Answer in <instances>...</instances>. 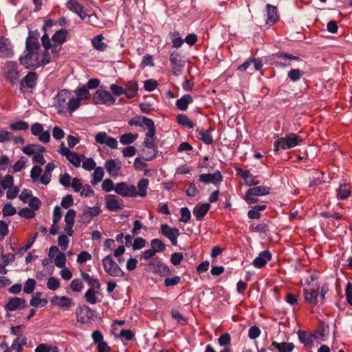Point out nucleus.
Masks as SVG:
<instances>
[{"mask_svg":"<svg viewBox=\"0 0 352 352\" xmlns=\"http://www.w3.org/2000/svg\"><path fill=\"white\" fill-rule=\"evenodd\" d=\"M80 275L82 279L90 286V288H94L96 291L100 290V284L97 278L91 277L89 274L81 271Z\"/></svg>","mask_w":352,"mask_h":352,"instance_id":"obj_22","label":"nucleus"},{"mask_svg":"<svg viewBox=\"0 0 352 352\" xmlns=\"http://www.w3.org/2000/svg\"><path fill=\"white\" fill-rule=\"evenodd\" d=\"M155 139L148 138L144 140V146L153 151V153L151 155L142 156V159L145 161H150L155 159L157 156V146L155 144L154 141Z\"/></svg>","mask_w":352,"mask_h":352,"instance_id":"obj_19","label":"nucleus"},{"mask_svg":"<svg viewBox=\"0 0 352 352\" xmlns=\"http://www.w3.org/2000/svg\"><path fill=\"white\" fill-rule=\"evenodd\" d=\"M66 263V256L65 254L60 252H59L54 259L55 265L60 268H63L65 266Z\"/></svg>","mask_w":352,"mask_h":352,"instance_id":"obj_50","label":"nucleus"},{"mask_svg":"<svg viewBox=\"0 0 352 352\" xmlns=\"http://www.w3.org/2000/svg\"><path fill=\"white\" fill-rule=\"evenodd\" d=\"M298 339L307 347H311L313 345V338L314 336L311 333H308L305 331L300 330L298 332Z\"/></svg>","mask_w":352,"mask_h":352,"instance_id":"obj_23","label":"nucleus"},{"mask_svg":"<svg viewBox=\"0 0 352 352\" xmlns=\"http://www.w3.org/2000/svg\"><path fill=\"white\" fill-rule=\"evenodd\" d=\"M96 311L91 309L87 305L79 306L76 310V315L83 314L87 318H91L96 316Z\"/></svg>","mask_w":352,"mask_h":352,"instance_id":"obj_33","label":"nucleus"},{"mask_svg":"<svg viewBox=\"0 0 352 352\" xmlns=\"http://www.w3.org/2000/svg\"><path fill=\"white\" fill-rule=\"evenodd\" d=\"M104 167L109 174H112L121 168V162H116V160L111 159L105 162Z\"/></svg>","mask_w":352,"mask_h":352,"instance_id":"obj_35","label":"nucleus"},{"mask_svg":"<svg viewBox=\"0 0 352 352\" xmlns=\"http://www.w3.org/2000/svg\"><path fill=\"white\" fill-rule=\"evenodd\" d=\"M303 139L298 134L287 133L285 137L278 138L274 143V151L277 152L279 149L288 150L292 148L302 142Z\"/></svg>","mask_w":352,"mask_h":352,"instance_id":"obj_2","label":"nucleus"},{"mask_svg":"<svg viewBox=\"0 0 352 352\" xmlns=\"http://www.w3.org/2000/svg\"><path fill=\"white\" fill-rule=\"evenodd\" d=\"M305 74V72L300 69H292L287 73V78L292 82L298 81Z\"/></svg>","mask_w":352,"mask_h":352,"instance_id":"obj_39","label":"nucleus"},{"mask_svg":"<svg viewBox=\"0 0 352 352\" xmlns=\"http://www.w3.org/2000/svg\"><path fill=\"white\" fill-rule=\"evenodd\" d=\"M230 343H231V336L228 333H223L218 338V344L221 346L228 347V346L230 345Z\"/></svg>","mask_w":352,"mask_h":352,"instance_id":"obj_49","label":"nucleus"},{"mask_svg":"<svg viewBox=\"0 0 352 352\" xmlns=\"http://www.w3.org/2000/svg\"><path fill=\"white\" fill-rule=\"evenodd\" d=\"M76 217V211L73 209H69L65 216V221L67 225H74Z\"/></svg>","mask_w":352,"mask_h":352,"instance_id":"obj_61","label":"nucleus"},{"mask_svg":"<svg viewBox=\"0 0 352 352\" xmlns=\"http://www.w3.org/2000/svg\"><path fill=\"white\" fill-rule=\"evenodd\" d=\"M143 123L148 128L146 136L150 139H155L156 129L153 120L150 118H144Z\"/></svg>","mask_w":352,"mask_h":352,"instance_id":"obj_31","label":"nucleus"},{"mask_svg":"<svg viewBox=\"0 0 352 352\" xmlns=\"http://www.w3.org/2000/svg\"><path fill=\"white\" fill-rule=\"evenodd\" d=\"M26 307H28V303L25 299L19 297H11L6 304L5 309L7 311H13L24 309Z\"/></svg>","mask_w":352,"mask_h":352,"instance_id":"obj_11","label":"nucleus"},{"mask_svg":"<svg viewBox=\"0 0 352 352\" xmlns=\"http://www.w3.org/2000/svg\"><path fill=\"white\" fill-rule=\"evenodd\" d=\"M100 208L98 206H94L92 208L89 207L87 210L84 211L83 216L85 217H89L91 218L95 217H97L100 213Z\"/></svg>","mask_w":352,"mask_h":352,"instance_id":"obj_55","label":"nucleus"},{"mask_svg":"<svg viewBox=\"0 0 352 352\" xmlns=\"http://www.w3.org/2000/svg\"><path fill=\"white\" fill-rule=\"evenodd\" d=\"M14 178L10 175H7L1 182V186L3 189H8L13 186Z\"/></svg>","mask_w":352,"mask_h":352,"instance_id":"obj_62","label":"nucleus"},{"mask_svg":"<svg viewBox=\"0 0 352 352\" xmlns=\"http://www.w3.org/2000/svg\"><path fill=\"white\" fill-rule=\"evenodd\" d=\"M27 344V338L25 336L17 337L14 340L10 346L11 349L16 350V352H21L22 347Z\"/></svg>","mask_w":352,"mask_h":352,"instance_id":"obj_37","label":"nucleus"},{"mask_svg":"<svg viewBox=\"0 0 352 352\" xmlns=\"http://www.w3.org/2000/svg\"><path fill=\"white\" fill-rule=\"evenodd\" d=\"M22 151L25 155L30 156L34 153L39 154L41 153H44L45 151V147H43L39 144H30L27 145L26 146H25L22 149Z\"/></svg>","mask_w":352,"mask_h":352,"instance_id":"obj_21","label":"nucleus"},{"mask_svg":"<svg viewBox=\"0 0 352 352\" xmlns=\"http://www.w3.org/2000/svg\"><path fill=\"white\" fill-rule=\"evenodd\" d=\"M170 61L171 63L172 74L178 76L182 74V69L185 66V61L181 58L177 52H173L170 55Z\"/></svg>","mask_w":352,"mask_h":352,"instance_id":"obj_5","label":"nucleus"},{"mask_svg":"<svg viewBox=\"0 0 352 352\" xmlns=\"http://www.w3.org/2000/svg\"><path fill=\"white\" fill-rule=\"evenodd\" d=\"M158 83L156 80L154 79H148L144 81V88L145 90L148 91H152L156 89Z\"/></svg>","mask_w":352,"mask_h":352,"instance_id":"obj_60","label":"nucleus"},{"mask_svg":"<svg viewBox=\"0 0 352 352\" xmlns=\"http://www.w3.org/2000/svg\"><path fill=\"white\" fill-rule=\"evenodd\" d=\"M210 208V204L208 203L197 204L193 209V214L197 221H202Z\"/></svg>","mask_w":352,"mask_h":352,"instance_id":"obj_18","label":"nucleus"},{"mask_svg":"<svg viewBox=\"0 0 352 352\" xmlns=\"http://www.w3.org/2000/svg\"><path fill=\"white\" fill-rule=\"evenodd\" d=\"M38 80V74L35 72H30L22 79V81L25 84L28 88L32 89L36 85Z\"/></svg>","mask_w":352,"mask_h":352,"instance_id":"obj_28","label":"nucleus"},{"mask_svg":"<svg viewBox=\"0 0 352 352\" xmlns=\"http://www.w3.org/2000/svg\"><path fill=\"white\" fill-rule=\"evenodd\" d=\"M5 76L6 80L12 85L16 84L19 82L20 74L18 71L17 63L16 62L8 63Z\"/></svg>","mask_w":352,"mask_h":352,"instance_id":"obj_7","label":"nucleus"},{"mask_svg":"<svg viewBox=\"0 0 352 352\" xmlns=\"http://www.w3.org/2000/svg\"><path fill=\"white\" fill-rule=\"evenodd\" d=\"M351 195V190L347 184H342L339 186L337 190V198L339 200H345Z\"/></svg>","mask_w":352,"mask_h":352,"instance_id":"obj_30","label":"nucleus"},{"mask_svg":"<svg viewBox=\"0 0 352 352\" xmlns=\"http://www.w3.org/2000/svg\"><path fill=\"white\" fill-rule=\"evenodd\" d=\"M67 8L72 12L78 13L79 12L84 10L82 6H81L77 1L67 2L66 3Z\"/></svg>","mask_w":352,"mask_h":352,"instance_id":"obj_51","label":"nucleus"},{"mask_svg":"<svg viewBox=\"0 0 352 352\" xmlns=\"http://www.w3.org/2000/svg\"><path fill=\"white\" fill-rule=\"evenodd\" d=\"M150 265L153 267V273L159 274L160 276H168L171 274L168 266L160 260L152 261L150 262Z\"/></svg>","mask_w":352,"mask_h":352,"instance_id":"obj_13","label":"nucleus"},{"mask_svg":"<svg viewBox=\"0 0 352 352\" xmlns=\"http://www.w3.org/2000/svg\"><path fill=\"white\" fill-rule=\"evenodd\" d=\"M2 212L4 217L12 216L16 214V210L10 203H8L3 206Z\"/></svg>","mask_w":352,"mask_h":352,"instance_id":"obj_58","label":"nucleus"},{"mask_svg":"<svg viewBox=\"0 0 352 352\" xmlns=\"http://www.w3.org/2000/svg\"><path fill=\"white\" fill-rule=\"evenodd\" d=\"M18 214L21 217H24L28 219H33L35 217V212L27 207L21 209Z\"/></svg>","mask_w":352,"mask_h":352,"instance_id":"obj_54","label":"nucleus"},{"mask_svg":"<svg viewBox=\"0 0 352 352\" xmlns=\"http://www.w3.org/2000/svg\"><path fill=\"white\" fill-rule=\"evenodd\" d=\"M161 234L168 238L173 245H177V237L179 236L180 232L178 228H171L168 224H162L160 226Z\"/></svg>","mask_w":352,"mask_h":352,"instance_id":"obj_8","label":"nucleus"},{"mask_svg":"<svg viewBox=\"0 0 352 352\" xmlns=\"http://www.w3.org/2000/svg\"><path fill=\"white\" fill-rule=\"evenodd\" d=\"M67 34H68V32L67 30L61 29V30L57 31L52 36V40L53 41L54 43H57L59 45H60L66 41Z\"/></svg>","mask_w":352,"mask_h":352,"instance_id":"obj_32","label":"nucleus"},{"mask_svg":"<svg viewBox=\"0 0 352 352\" xmlns=\"http://www.w3.org/2000/svg\"><path fill=\"white\" fill-rule=\"evenodd\" d=\"M47 303V300L45 298H40L37 296H33L30 301V305L34 307H43Z\"/></svg>","mask_w":352,"mask_h":352,"instance_id":"obj_48","label":"nucleus"},{"mask_svg":"<svg viewBox=\"0 0 352 352\" xmlns=\"http://www.w3.org/2000/svg\"><path fill=\"white\" fill-rule=\"evenodd\" d=\"M124 95L129 99H131L138 95V84L135 80H131L126 83Z\"/></svg>","mask_w":352,"mask_h":352,"instance_id":"obj_20","label":"nucleus"},{"mask_svg":"<svg viewBox=\"0 0 352 352\" xmlns=\"http://www.w3.org/2000/svg\"><path fill=\"white\" fill-rule=\"evenodd\" d=\"M169 37L173 43L172 46L174 48L177 49L180 47L184 42V40L180 37L179 32L177 31H175L174 32H170Z\"/></svg>","mask_w":352,"mask_h":352,"instance_id":"obj_38","label":"nucleus"},{"mask_svg":"<svg viewBox=\"0 0 352 352\" xmlns=\"http://www.w3.org/2000/svg\"><path fill=\"white\" fill-rule=\"evenodd\" d=\"M138 135L137 133H124L120 137V142L122 144H130L134 142L138 138Z\"/></svg>","mask_w":352,"mask_h":352,"instance_id":"obj_41","label":"nucleus"},{"mask_svg":"<svg viewBox=\"0 0 352 352\" xmlns=\"http://www.w3.org/2000/svg\"><path fill=\"white\" fill-rule=\"evenodd\" d=\"M148 186V180L147 179L143 178L140 179L138 183V191H137L138 195L140 197L146 196V190Z\"/></svg>","mask_w":352,"mask_h":352,"instance_id":"obj_40","label":"nucleus"},{"mask_svg":"<svg viewBox=\"0 0 352 352\" xmlns=\"http://www.w3.org/2000/svg\"><path fill=\"white\" fill-rule=\"evenodd\" d=\"M272 259V254L269 250H263L260 252L253 262L252 265L256 268H262Z\"/></svg>","mask_w":352,"mask_h":352,"instance_id":"obj_16","label":"nucleus"},{"mask_svg":"<svg viewBox=\"0 0 352 352\" xmlns=\"http://www.w3.org/2000/svg\"><path fill=\"white\" fill-rule=\"evenodd\" d=\"M36 280L33 278H28L25 283L23 292L26 294H31L34 290L36 286Z\"/></svg>","mask_w":352,"mask_h":352,"instance_id":"obj_52","label":"nucleus"},{"mask_svg":"<svg viewBox=\"0 0 352 352\" xmlns=\"http://www.w3.org/2000/svg\"><path fill=\"white\" fill-rule=\"evenodd\" d=\"M177 123L182 126H187L189 129H193L194 124L188 117L184 114H179L177 117Z\"/></svg>","mask_w":352,"mask_h":352,"instance_id":"obj_42","label":"nucleus"},{"mask_svg":"<svg viewBox=\"0 0 352 352\" xmlns=\"http://www.w3.org/2000/svg\"><path fill=\"white\" fill-rule=\"evenodd\" d=\"M180 212L182 217L179 219V221L188 223L191 218L190 210L187 207H184L181 208Z\"/></svg>","mask_w":352,"mask_h":352,"instance_id":"obj_57","label":"nucleus"},{"mask_svg":"<svg viewBox=\"0 0 352 352\" xmlns=\"http://www.w3.org/2000/svg\"><path fill=\"white\" fill-rule=\"evenodd\" d=\"M40 37V32L36 30L34 31H29L28 36L26 38L25 40V45L28 43L30 45H32L33 44H35L38 45V47H41L38 38Z\"/></svg>","mask_w":352,"mask_h":352,"instance_id":"obj_36","label":"nucleus"},{"mask_svg":"<svg viewBox=\"0 0 352 352\" xmlns=\"http://www.w3.org/2000/svg\"><path fill=\"white\" fill-rule=\"evenodd\" d=\"M28 127H29L28 123L27 122L23 121V120L17 121L16 122L12 123L10 125V128L12 130H15V131H25V130L28 129Z\"/></svg>","mask_w":352,"mask_h":352,"instance_id":"obj_46","label":"nucleus"},{"mask_svg":"<svg viewBox=\"0 0 352 352\" xmlns=\"http://www.w3.org/2000/svg\"><path fill=\"white\" fill-rule=\"evenodd\" d=\"M270 192V188L264 186H255L253 188H250L248 190V196L250 197L251 195H256V196H263L268 195Z\"/></svg>","mask_w":352,"mask_h":352,"instance_id":"obj_29","label":"nucleus"},{"mask_svg":"<svg viewBox=\"0 0 352 352\" xmlns=\"http://www.w3.org/2000/svg\"><path fill=\"white\" fill-rule=\"evenodd\" d=\"M14 51L10 39L0 36V58H8L13 55Z\"/></svg>","mask_w":352,"mask_h":352,"instance_id":"obj_15","label":"nucleus"},{"mask_svg":"<svg viewBox=\"0 0 352 352\" xmlns=\"http://www.w3.org/2000/svg\"><path fill=\"white\" fill-rule=\"evenodd\" d=\"M115 191L124 197H135L138 195L136 187L134 185H128L125 182L118 183Z\"/></svg>","mask_w":352,"mask_h":352,"instance_id":"obj_6","label":"nucleus"},{"mask_svg":"<svg viewBox=\"0 0 352 352\" xmlns=\"http://www.w3.org/2000/svg\"><path fill=\"white\" fill-rule=\"evenodd\" d=\"M69 92L66 89H63L59 91L55 98L56 105L58 107H64L67 103V100L69 99Z\"/></svg>","mask_w":352,"mask_h":352,"instance_id":"obj_25","label":"nucleus"},{"mask_svg":"<svg viewBox=\"0 0 352 352\" xmlns=\"http://www.w3.org/2000/svg\"><path fill=\"white\" fill-rule=\"evenodd\" d=\"M104 37L102 34L96 36L91 41L92 45L98 51L103 52L106 50L107 45L102 42Z\"/></svg>","mask_w":352,"mask_h":352,"instance_id":"obj_34","label":"nucleus"},{"mask_svg":"<svg viewBox=\"0 0 352 352\" xmlns=\"http://www.w3.org/2000/svg\"><path fill=\"white\" fill-rule=\"evenodd\" d=\"M80 99L72 98L69 99L67 103V109L69 111L73 112L76 111L80 105Z\"/></svg>","mask_w":352,"mask_h":352,"instance_id":"obj_47","label":"nucleus"},{"mask_svg":"<svg viewBox=\"0 0 352 352\" xmlns=\"http://www.w3.org/2000/svg\"><path fill=\"white\" fill-rule=\"evenodd\" d=\"M199 182L205 184H213L215 186H219L223 180V177L219 170H216L214 173H204L199 176Z\"/></svg>","mask_w":352,"mask_h":352,"instance_id":"obj_10","label":"nucleus"},{"mask_svg":"<svg viewBox=\"0 0 352 352\" xmlns=\"http://www.w3.org/2000/svg\"><path fill=\"white\" fill-rule=\"evenodd\" d=\"M52 305H57L64 309H68L70 307L74 305V300L67 296H54L50 300Z\"/></svg>","mask_w":352,"mask_h":352,"instance_id":"obj_14","label":"nucleus"},{"mask_svg":"<svg viewBox=\"0 0 352 352\" xmlns=\"http://www.w3.org/2000/svg\"><path fill=\"white\" fill-rule=\"evenodd\" d=\"M272 346H274L278 352H292L294 349V344L292 342H283L278 343L276 341L272 342Z\"/></svg>","mask_w":352,"mask_h":352,"instance_id":"obj_24","label":"nucleus"},{"mask_svg":"<svg viewBox=\"0 0 352 352\" xmlns=\"http://www.w3.org/2000/svg\"><path fill=\"white\" fill-rule=\"evenodd\" d=\"M104 271L113 277H123L124 272L113 259L111 255L106 256L102 260Z\"/></svg>","mask_w":352,"mask_h":352,"instance_id":"obj_3","label":"nucleus"},{"mask_svg":"<svg viewBox=\"0 0 352 352\" xmlns=\"http://www.w3.org/2000/svg\"><path fill=\"white\" fill-rule=\"evenodd\" d=\"M105 199L106 208L109 211L116 212L122 209V200L119 199L116 195L110 194L107 195L105 197Z\"/></svg>","mask_w":352,"mask_h":352,"instance_id":"obj_12","label":"nucleus"},{"mask_svg":"<svg viewBox=\"0 0 352 352\" xmlns=\"http://www.w3.org/2000/svg\"><path fill=\"white\" fill-rule=\"evenodd\" d=\"M70 287L74 292H79L83 288L82 281L78 278H75L70 283Z\"/></svg>","mask_w":352,"mask_h":352,"instance_id":"obj_59","label":"nucleus"},{"mask_svg":"<svg viewBox=\"0 0 352 352\" xmlns=\"http://www.w3.org/2000/svg\"><path fill=\"white\" fill-rule=\"evenodd\" d=\"M97 293H99V290L96 291L94 288H89L85 294L86 301L90 304H96L97 302L96 296Z\"/></svg>","mask_w":352,"mask_h":352,"instance_id":"obj_43","label":"nucleus"},{"mask_svg":"<svg viewBox=\"0 0 352 352\" xmlns=\"http://www.w3.org/2000/svg\"><path fill=\"white\" fill-rule=\"evenodd\" d=\"M211 128L207 130H197V137L206 144H212L213 143V138L211 135Z\"/></svg>","mask_w":352,"mask_h":352,"instance_id":"obj_27","label":"nucleus"},{"mask_svg":"<svg viewBox=\"0 0 352 352\" xmlns=\"http://www.w3.org/2000/svg\"><path fill=\"white\" fill-rule=\"evenodd\" d=\"M345 295L347 302L352 306V283L349 282L345 288Z\"/></svg>","mask_w":352,"mask_h":352,"instance_id":"obj_64","label":"nucleus"},{"mask_svg":"<svg viewBox=\"0 0 352 352\" xmlns=\"http://www.w3.org/2000/svg\"><path fill=\"white\" fill-rule=\"evenodd\" d=\"M265 8L267 16L266 23L268 25H273L278 22L280 19V16L277 7L268 3L266 5Z\"/></svg>","mask_w":352,"mask_h":352,"instance_id":"obj_17","label":"nucleus"},{"mask_svg":"<svg viewBox=\"0 0 352 352\" xmlns=\"http://www.w3.org/2000/svg\"><path fill=\"white\" fill-rule=\"evenodd\" d=\"M92 100L96 104L111 106L115 102L116 99L109 91L98 89L93 95Z\"/></svg>","mask_w":352,"mask_h":352,"instance_id":"obj_4","label":"nucleus"},{"mask_svg":"<svg viewBox=\"0 0 352 352\" xmlns=\"http://www.w3.org/2000/svg\"><path fill=\"white\" fill-rule=\"evenodd\" d=\"M27 161L26 158L21 157L13 166L14 173L19 172L23 169Z\"/></svg>","mask_w":352,"mask_h":352,"instance_id":"obj_63","label":"nucleus"},{"mask_svg":"<svg viewBox=\"0 0 352 352\" xmlns=\"http://www.w3.org/2000/svg\"><path fill=\"white\" fill-rule=\"evenodd\" d=\"M303 297L306 302L311 306H316L319 302V287L304 288Z\"/></svg>","mask_w":352,"mask_h":352,"instance_id":"obj_9","label":"nucleus"},{"mask_svg":"<svg viewBox=\"0 0 352 352\" xmlns=\"http://www.w3.org/2000/svg\"><path fill=\"white\" fill-rule=\"evenodd\" d=\"M47 287L50 290H56L60 287L59 280L54 276H50L47 282Z\"/></svg>","mask_w":352,"mask_h":352,"instance_id":"obj_53","label":"nucleus"},{"mask_svg":"<svg viewBox=\"0 0 352 352\" xmlns=\"http://www.w3.org/2000/svg\"><path fill=\"white\" fill-rule=\"evenodd\" d=\"M75 93L78 98L81 100L83 99H88L90 98V93L89 89L85 85L80 87L75 91Z\"/></svg>","mask_w":352,"mask_h":352,"instance_id":"obj_45","label":"nucleus"},{"mask_svg":"<svg viewBox=\"0 0 352 352\" xmlns=\"http://www.w3.org/2000/svg\"><path fill=\"white\" fill-rule=\"evenodd\" d=\"M41 47L33 44L30 45L28 43L25 45L26 54L21 56L19 58V63L25 68H37L39 67V50Z\"/></svg>","mask_w":352,"mask_h":352,"instance_id":"obj_1","label":"nucleus"},{"mask_svg":"<svg viewBox=\"0 0 352 352\" xmlns=\"http://www.w3.org/2000/svg\"><path fill=\"white\" fill-rule=\"evenodd\" d=\"M193 99L189 94L184 95L181 98L176 100L175 104L181 111H186L188 104L192 103Z\"/></svg>","mask_w":352,"mask_h":352,"instance_id":"obj_26","label":"nucleus"},{"mask_svg":"<svg viewBox=\"0 0 352 352\" xmlns=\"http://www.w3.org/2000/svg\"><path fill=\"white\" fill-rule=\"evenodd\" d=\"M67 159L69 161V162L73 164L76 167H78L80 165V157L76 153L72 152L71 154H69L67 156Z\"/></svg>","mask_w":352,"mask_h":352,"instance_id":"obj_56","label":"nucleus"},{"mask_svg":"<svg viewBox=\"0 0 352 352\" xmlns=\"http://www.w3.org/2000/svg\"><path fill=\"white\" fill-rule=\"evenodd\" d=\"M151 245L153 250L155 251V252H162L166 248V245L164 243L159 239H153L151 241Z\"/></svg>","mask_w":352,"mask_h":352,"instance_id":"obj_44","label":"nucleus"}]
</instances>
